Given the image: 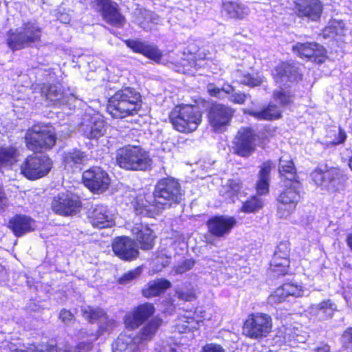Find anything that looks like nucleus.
<instances>
[{
    "label": "nucleus",
    "instance_id": "1",
    "mask_svg": "<svg viewBox=\"0 0 352 352\" xmlns=\"http://www.w3.org/2000/svg\"><path fill=\"white\" fill-rule=\"evenodd\" d=\"M279 173L285 179L289 180L290 184L279 195L278 206V215L280 218H287L295 210L300 199L299 189L300 183L296 179V168L294 162L289 155H282L279 160Z\"/></svg>",
    "mask_w": 352,
    "mask_h": 352
},
{
    "label": "nucleus",
    "instance_id": "2",
    "mask_svg": "<svg viewBox=\"0 0 352 352\" xmlns=\"http://www.w3.org/2000/svg\"><path fill=\"white\" fill-rule=\"evenodd\" d=\"M141 107L140 93L127 87L118 90L109 98L107 111L115 118H124L136 114Z\"/></svg>",
    "mask_w": 352,
    "mask_h": 352
},
{
    "label": "nucleus",
    "instance_id": "3",
    "mask_svg": "<svg viewBox=\"0 0 352 352\" xmlns=\"http://www.w3.org/2000/svg\"><path fill=\"white\" fill-rule=\"evenodd\" d=\"M274 78L278 89L274 91V99L282 105H287L292 100L293 96L286 89L300 78L298 69L292 64L282 63L276 66L273 72Z\"/></svg>",
    "mask_w": 352,
    "mask_h": 352
},
{
    "label": "nucleus",
    "instance_id": "4",
    "mask_svg": "<svg viewBox=\"0 0 352 352\" xmlns=\"http://www.w3.org/2000/svg\"><path fill=\"white\" fill-rule=\"evenodd\" d=\"M117 164L127 170H146L152 163L148 153L138 146L127 145L117 150Z\"/></svg>",
    "mask_w": 352,
    "mask_h": 352
},
{
    "label": "nucleus",
    "instance_id": "5",
    "mask_svg": "<svg viewBox=\"0 0 352 352\" xmlns=\"http://www.w3.org/2000/svg\"><path fill=\"white\" fill-rule=\"evenodd\" d=\"M201 118L199 108L192 105L176 106L169 115L174 128L182 133L195 131L201 122Z\"/></svg>",
    "mask_w": 352,
    "mask_h": 352
},
{
    "label": "nucleus",
    "instance_id": "6",
    "mask_svg": "<svg viewBox=\"0 0 352 352\" xmlns=\"http://www.w3.org/2000/svg\"><path fill=\"white\" fill-rule=\"evenodd\" d=\"M183 196L180 184L173 178H163L158 181L153 191L154 204L160 209L179 204Z\"/></svg>",
    "mask_w": 352,
    "mask_h": 352
},
{
    "label": "nucleus",
    "instance_id": "7",
    "mask_svg": "<svg viewBox=\"0 0 352 352\" xmlns=\"http://www.w3.org/2000/svg\"><path fill=\"white\" fill-rule=\"evenodd\" d=\"M41 36V28L37 23L29 21L14 30H10L6 41L8 47L15 51L39 41Z\"/></svg>",
    "mask_w": 352,
    "mask_h": 352
},
{
    "label": "nucleus",
    "instance_id": "8",
    "mask_svg": "<svg viewBox=\"0 0 352 352\" xmlns=\"http://www.w3.org/2000/svg\"><path fill=\"white\" fill-rule=\"evenodd\" d=\"M27 147L33 151L52 148L56 143V136L52 126L34 125L25 134Z\"/></svg>",
    "mask_w": 352,
    "mask_h": 352
},
{
    "label": "nucleus",
    "instance_id": "9",
    "mask_svg": "<svg viewBox=\"0 0 352 352\" xmlns=\"http://www.w3.org/2000/svg\"><path fill=\"white\" fill-rule=\"evenodd\" d=\"M52 166V160L45 155H31L21 164L22 174L29 179H36L46 175Z\"/></svg>",
    "mask_w": 352,
    "mask_h": 352
},
{
    "label": "nucleus",
    "instance_id": "10",
    "mask_svg": "<svg viewBox=\"0 0 352 352\" xmlns=\"http://www.w3.org/2000/svg\"><path fill=\"white\" fill-rule=\"evenodd\" d=\"M258 136L250 128L239 130L233 141L234 153L242 157H248L255 151Z\"/></svg>",
    "mask_w": 352,
    "mask_h": 352
},
{
    "label": "nucleus",
    "instance_id": "11",
    "mask_svg": "<svg viewBox=\"0 0 352 352\" xmlns=\"http://www.w3.org/2000/svg\"><path fill=\"white\" fill-rule=\"evenodd\" d=\"M272 329V319L265 314H252L244 323L243 333L252 338L265 337Z\"/></svg>",
    "mask_w": 352,
    "mask_h": 352
},
{
    "label": "nucleus",
    "instance_id": "12",
    "mask_svg": "<svg viewBox=\"0 0 352 352\" xmlns=\"http://www.w3.org/2000/svg\"><path fill=\"white\" fill-rule=\"evenodd\" d=\"M81 207L79 198L70 193H60L52 202V210L60 215L69 216L76 214Z\"/></svg>",
    "mask_w": 352,
    "mask_h": 352
},
{
    "label": "nucleus",
    "instance_id": "13",
    "mask_svg": "<svg viewBox=\"0 0 352 352\" xmlns=\"http://www.w3.org/2000/svg\"><path fill=\"white\" fill-rule=\"evenodd\" d=\"M84 184L93 192H103L110 184L108 174L98 166L85 170L82 174Z\"/></svg>",
    "mask_w": 352,
    "mask_h": 352
},
{
    "label": "nucleus",
    "instance_id": "14",
    "mask_svg": "<svg viewBox=\"0 0 352 352\" xmlns=\"http://www.w3.org/2000/svg\"><path fill=\"white\" fill-rule=\"evenodd\" d=\"M237 221L234 217L221 215L210 218L206 223L208 232L217 238L228 236L236 225Z\"/></svg>",
    "mask_w": 352,
    "mask_h": 352
},
{
    "label": "nucleus",
    "instance_id": "15",
    "mask_svg": "<svg viewBox=\"0 0 352 352\" xmlns=\"http://www.w3.org/2000/svg\"><path fill=\"white\" fill-rule=\"evenodd\" d=\"M114 254L122 260L132 261L139 255L136 243L127 236L116 238L112 243Z\"/></svg>",
    "mask_w": 352,
    "mask_h": 352
},
{
    "label": "nucleus",
    "instance_id": "16",
    "mask_svg": "<svg viewBox=\"0 0 352 352\" xmlns=\"http://www.w3.org/2000/svg\"><path fill=\"white\" fill-rule=\"evenodd\" d=\"M103 19L109 24L121 28L125 23L124 16L119 12L118 6L111 0H96Z\"/></svg>",
    "mask_w": 352,
    "mask_h": 352
},
{
    "label": "nucleus",
    "instance_id": "17",
    "mask_svg": "<svg viewBox=\"0 0 352 352\" xmlns=\"http://www.w3.org/2000/svg\"><path fill=\"white\" fill-rule=\"evenodd\" d=\"M232 116L233 111L231 108L221 104H217L210 108L208 119L214 131H222L229 124Z\"/></svg>",
    "mask_w": 352,
    "mask_h": 352
},
{
    "label": "nucleus",
    "instance_id": "18",
    "mask_svg": "<svg viewBox=\"0 0 352 352\" xmlns=\"http://www.w3.org/2000/svg\"><path fill=\"white\" fill-rule=\"evenodd\" d=\"M80 131L89 139H98L106 132L105 122L99 115L85 116L80 124Z\"/></svg>",
    "mask_w": 352,
    "mask_h": 352
},
{
    "label": "nucleus",
    "instance_id": "19",
    "mask_svg": "<svg viewBox=\"0 0 352 352\" xmlns=\"http://www.w3.org/2000/svg\"><path fill=\"white\" fill-rule=\"evenodd\" d=\"M292 50L300 58L313 59V61L318 63L324 61L325 50L316 43H297L292 47Z\"/></svg>",
    "mask_w": 352,
    "mask_h": 352
},
{
    "label": "nucleus",
    "instance_id": "20",
    "mask_svg": "<svg viewBox=\"0 0 352 352\" xmlns=\"http://www.w3.org/2000/svg\"><path fill=\"white\" fill-rule=\"evenodd\" d=\"M154 312L155 308L152 304H142L134 309L133 312L126 314L124 324L128 329H134L151 316Z\"/></svg>",
    "mask_w": 352,
    "mask_h": 352
},
{
    "label": "nucleus",
    "instance_id": "21",
    "mask_svg": "<svg viewBox=\"0 0 352 352\" xmlns=\"http://www.w3.org/2000/svg\"><path fill=\"white\" fill-rule=\"evenodd\" d=\"M126 46L134 52L140 53L144 56L159 63L162 57V53L157 45L141 40H126Z\"/></svg>",
    "mask_w": 352,
    "mask_h": 352
},
{
    "label": "nucleus",
    "instance_id": "22",
    "mask_svg": "<svg viewBox=\"0 0 352 352\" xmlns=\"http://www.w3.org/2000/svg\"><path fill=\"white\" fill-rule=\"evenodd\" d=\"M91 224L98 228L111 227L114 224L113 214L107 207L100 205L91 210L88 214Z\"/></svg>",
    "mask_w": 352,
    "mask_h": 352
},
{
    "label": "nucleus",
    "instance_id": "23",
    "mask_svg": "<svg viewBox=\"0 0 352 352\" xmlns=\"http://www.w3.org/2000/svg\"><path fill=\"white\" fill-rule=\"evenodd\" d=\"M83 316L90 322L98 320L100 328L104 331H109L116 326L113 319H110L106 313L100 308H93L89 306L82 307L81 309Z\"/></svg>",
    "mask_w": 352,
    "mask_h": 352
},
{
    "label": "nucleus",
    "instance_id": "24",
    "mask_svg": "<svg viewBox=\"0 0 352 352\" xmlns=\"http://www.w3.org/2000/svg\"><path fill=\"white\" fill-rule=\"evenodd\" d=\"M337 311V305L330 299L319 303L311 305L307 309L308 313L320 321L332 318Z\"/></svg>",
    "mask_w": 352,
    "mask_h": 352
},
{
    "label": "nucleus",
    "instance_id": "25",
    "mask_svg": "<svg viewBox=\"0 0 352 352\" xmlns=\"http://www.w3.org/2000/svg\"><path fill=\"white\" fill-rule=\"evenodd\" d=\"M296 9L300 17L316 21L320 17L322 7L319 0H298Z\"/></svg>",
    "mask_w": 352,
    "mask_h": 352
},
{
    "label": "nucleus",
    "instance_id": "26",
    "mask_svg": "<svg viewBox=\"0 0 352 352\" xmlns=\"http://www.w3.org/2000/svg\"><path fill=\"white\" fill-rule=\"evenodd\" d=\"M38 89L42 95H44L50 101L62 104H65L69 101V96L63 92V86L60 83L38 85Z\"/></svg>",
    "mask_w": 352,
    "mask_h": 352
},
{
    "label": "nucleus",
    "instance_id": "27",
    "mask_svg": "<svg viewBox=\"0 0 352 352\" xmlns=\"http://www.w3.org/2000/svg\"><path fill=\"white\" fill-rule=\"evenodd\" d=\"M8 226L16 236H21L34 229V221L28 216L16 214L10 219Z\"/></svg>",
    "mask_w": 352,
    "mask_h": 352
},
{
    "label": "nucleus",
    "instance_id": "28",
    "mask_svg": "<svg viewBox=\"0 0 352 352\" xmlns=\"http://www.w3.org/2000/svg\"><path fill=\"white\" fill-rule=\"evenodd\" d=\"M278 249L283 251V257L278 256V254L274 256L271 260L270 267L272 270L276 273L277 275H284L287 273V269L289 265V249L286 243H280L278 245Z\"/></svg>",
    "mask_w": 352,
    "mask_h": 352
},
{
    "label": "nucleus",
    "instance_id": "29",
    "mask_svg": "<svg viewBox=\"0 0 352 352\" xmlns=\"http://www.w3.org/2000/svg\"><path fill=\"white\" fill-rule=\"evenodd\" d=\"M131 15L133 21L146 30L151 29L150 23L157 24L160 21L157 14L140 7H137Z\"/></svg>",
    "mask_w": 352,
    "mask_h": 352
},
{
    "label": "nucleus",
    "instance_id": "30",
    "mask_svg": "<svg viewBox=\"0 0 352 352\" xmlns=\"http://www.w3.org/2000/svg\"><path fill=\"white\" fill-rule=\"evenodd\" d=\"M222 12L230 19L243 20L249 15L250 9L240 2L226 1L222 3Z\"/></svg>",
    "mask_w": 352,
    "mask_h": 352
},
{
    "label": "nucleus",
    "instance_id": "31",
    "mask_svg": "<svg viewBox=\"0 0 352 352\" xmlns=\"http://www.w3.org/2000/svg\"><path fill=\"white\" fill-rule=\"evenodd\" d=\"M133 236L140 244L142 250H150L154 245V236L152 230L146 226L137 225L131 229Z\"/></svg>",
    "mask_w": 352,
    "mask_h": 352
},
{
    "label": "nucleus",
    "instance_id": "32",
    "mask_svg": "<svg viewBox=\"0 0 352 352\" xmlns=\"http://www.w3.org/2000/svg\"><path fill=\"white\" fill-rule=\"evenodd\" d=\"M162 320L157 317L154 318L151 320L146 325L144 326L139 334L136 336H134L135 342L138 344L143 343L144 342L150 341L155 334L156 333L157 329L162 324Z\"/></svg>",
    "mask_w": 352,
    "mask_h": 352
},
{
    "label": "nucleus",
    "instance_id": "33",
    "mask_svg": "<svg viewBox=\"0 0 352 352\" xmlns=\"http://www.w3.org/2000/svg\"><path fill=\"white\" fill-rule=\"evenodd\" d=\"M88 161V156L85 152L78 149H73L65 152L63 155V162L67 168L74 169L79 168L81 164Z\"/></svg>",
    "mask_w": 352,
    "mask_h": 352
},
{
    "label": "nucleus",
    "instance_id": "34",
    "mask_svg": "<svg viewBox=\"0 0 352 352\" xmlns=\"http://www.w3.org/2000/svg\"><path fill=\"white\" fill-rule=\"evenodd\" d=\"M19 155V150L14 146L0 147V171L3 168L12 167L17 162Z\"/></svg>",
    "mask_w": 352,
    "mask_h": 352
},
{
    "label": "nucleus",
    "instance_id": "35",
    "mask_svg": "<svg viewBox=\"0 0 352 352\" xmlns=\"http://www.w3.org/2000/svg\"><path fill=\"white\" fill-rule=\"evenodd\" d=\"M135 339L129 335L120 334L112 344L113 352H133L138 348Z\"/></svg>",
    "mask_w": 352,
    "mask_h": 352
},
{
    "label": "nucleus",
    "instance_id": "36",
    "mask_svg": "<svg viewBox=\"0 0 352 352\" xmlns=\"http://www.w3.org/2000/svg\"><path fill=\"white\" fill-rule=\"evenodd\" d=\"M272 168V163L271 162H264L261 166L256 184V190L260 195L268 192L270 173Z\"/></svg>",
    "mask_w": 352,
    "mask_h": 352
},
{
    "label": "nucleus",
    "instance_id": "37",
    "mask_svg": "<svg viewBox=\"0 0 352 352\" xmlns=\"http://www.w3.org/2000/svg\"><path fill=\"white\" fill-rule=\"evenodd\" d=\"M245 113H247L260 120H271L278 118L280 116V111L279 108L276 105L271 103L261 111L246 110L245 111Z\"/></svg>",
    "mask_w": 352,
    "mask_h": 352
},
{
    "label": "nucleus",
    "instance_id": "38",
    "mask_svg": "<svg viewBox=\"0 0 352 352\" xmlns=\"http://www.w3.org/2000/svg\"><path fill=\"white\" fill-rule=\"evenodd\" d=\"M170 283L166 279H158L150 282L147 287L143 289L142 293L145 297L151 298L160 295L166 289L170 287Z\"/></svg>",
    "mask_w": 352,
    "mask_h": 352
},
{
    "label": "nucleus",
    "instance_id": "39",
    "mask_svg": "<svg viewBox=\"0 0 352 352\" xmlns=\"http://www.w3.org/2000/svg\"><path fill=\"white\" fill-rule=\"evenodd\" d=\"M232 76L237 82L249 87L259 86L263 81V77L258 74L253 76L239 69L235 71Z\"/></svg>",
    "mask_w": 352,
    "mask_h": 352
},
{
    "label": "nucleus",
    "instance_id": "40",
    "mask_svg": "<svg viewBox=\"0 0 352 352\" xmlns=\"http://www.w3.org/2000/svg\"><path fill=\"white\" fill-rule=\"evenodd\" d=\"M324 188L334 190L338 187L343 179L341 171L336 168L324 170Z\"/></svg>",
    "mask_w": 352,
    "mask_h": 352
},
{
    "label": "nucleus",
    "instance_id": "41",
    "mask_svg": "<svg viewBox=\"0 0 352 352\" xmlns=\"http://www.w3.org/2000/svg\"><path fill=\"white\" fill-rule=\"evenodd\" d=\"M344 31V24L342 21L333 19L324 28V34L327 36L333 37L335 35H342Z\"/></svg>",
    "mask_w": 352,
    "mask_h": 352
},
{
    "label": "nucleus",
    "instance_id": "42",
    "mask_svg": "<svg viewBox=\"0 0 352 352\" xmlns=\"http://www.w3.org/2000/svg\"><path fill=\"white\" fill-rule=\"evenodd\" d=\"M262 199L257 196L252 197L250 199L243 203L241 211L247 213L254 212L263 207Z\"/></svg>",
    "mask_w": 352,
    "mask_h": 352
},
{
    "label": "nucleus",
    "instance_id": "43",
    "mask_svg": "<svg viewBox=\"0 0 352 352\" xmlns=\"http://www.w3.org/2000/svg\"><path fill=\"white\" fill-rule=\"evenodd\" d=\"M92 348V344L90 342H81L75 346H69L65 344L60 350L64 352H88Z\"/></svg>",
    "mask_w": 352,
    "mask_h": 352
},
{
    "label": "nucleus",
    "instance_id": "44",
    "mask_svg": "<svg viewBox=\"0 0 352 352\" xmlns=\"http://www.w3.org/2000/svg\"><path fill=\"white\" fill-rule=\"evenodd\" d=\"M197 322L192 318L187 321H182L181 319H179L178 322L175 326V331L181 333H186L188 331H193L194 329H197Z\"/></svg>",
    "mask_w": 352,
    "mask_h": 352
},
{
    "label": "nucleus",
    "instance_id": "45",
    "mask_svg": "<svg viewBox=\"0 0 352 352\" xmlns=\"http://www.w3.org/2000/svg\"><path fill=\"white\" fill-rule=\"evenodd\" d=\"M287 298V296L283 288V286L277 288L272 294L268 297V303L272 305H278Z\"/></svg>",
    "mask_w": 352,
    "mask_h": 352
},
{
    "label": "nucleus",
    "instance_id": "46",
    "mask_svg": "<svg viewBox=\"0 0 352 352\" xmlns=\"http://www.w3.org/2000/svg\"><path fill=\"white\" fill-rule=\"evenodd\" d=\"M283 288L287 296L300 297L303 295V289L301 285L294 283L283 284Z\"/></svg>",
    "mask_w": 352,
    "mask_h": 352
},
{
    "label": "nucleus",
    "instance_id": "47",
    "mask_svg": "<svg viewBox=\"0 0 352 352\" xmlns=\"http://www.w3.org/2000/svg\"><path fill=\"white\" fill-rule=\"evenodd\" d=\"M10 352H58V350L54 345L45 344L39 347H30L27 350L16 349Z\"/></svg>",
    "mask_w": 352,
    "mask_h": 352
},
{
    "label": "nucleus",
    "instance_id": "48",
    "mask_svg": "<svg viewBox=\"0 0 352 352\" xmlns=\"http://www.w3.org/2000/svg\"><path fill=\"white\" fill-rule=\"evenodd\" d=\"M195 261L192 259H186L175 266L172 270L174 274H182L193 267Z\"/></svg>",
    "mask_w": 352,
    "mask_h": 352
},
{
    "label": "nucleus",
    "instance_id": "49",
    "mask_svg": "<svg viewBox=\"0 0 352 352\" xmlns=\"http://www.w3.org/2000/svg\"><path fill=\"white\" fill-rule=\"evenodd\" d=\"M141 272L142 270L140 267H137L133 270L129 271L120 278L119 282L121 284H127L133 279L138 278L140 275Z\"/></svg>",
    "mask_w": 352,
    "mask_h": 352
},
{
    "label": "nucleus",
    "instance_id": "50",
    "mask_svg": "<svg viewBox=\"0 0 352 352\" xmlns=\"http://www.w3.org/2000/svg\"><path fill=\"white\" fill-rule=\"evenodd\" d=\"M155 261L156 263L155 270L159 272L170 263V257L166 254H161L156 257Z\"/></svg>",
    "mask_w": 352,
    "mask_h": 352
},
{
    "label": "nucleus",
    "instance_id": "51",
    "mask_svg": "<svg viewBox=\"0 0 352 352\" xmlns=\"http://www.w3.org/2000/svg\"><path fill=\"white\" fill-rule=\"evenodd\" d=\"M324 170L321 168L316 169L311 173V178L314 181L316 185L320 186L324 188Z\"/></svg>",
    "mask_w": 352,
    "mask_h": 352
},
{
    "label": "nucleus",
    "instance_id": "52",
    "mask_svg": "<svg viewBox=\"0 0 352 352\" xmlns=\"http://www.w3.org/2000/svg\"><path fill=\"white\" fill-rule=\"evenodd\" d=\"M176 294L180 300L185 301H192L195 299V294L192 290L179 289L176 292Z\"/></svg>",
    "mask_w": 352,
    "mask_h": 352
},
{
    "label": "nucleus",
    "instance_id": "53",
    "mask_svg": "<svg viewBox=\"0 0 352 352\" xmlns=\"http://www.w3.org/2000/svg\"><path fill=\"white\" fill-rule=\"evenodd\" d=\"M296 331L291 329H287L284 333V342L289 346H294V345L296 344Z\"/></svg>",
    "mask_w": 352,
    "mask_h": 352
},
{
    "label": "nucleus",
    "instance_id": "54",
    "mask_svg": "<svg viewBox=\"0 0 352 352\" xmlns=\"http://www.w3.org/2000/svg\"><path fill=\"white\" fill-rule=\"evenodd\" d=\"M59 319L65 324H69L74 321L75 317L74 314L69 310L63 309L59 314Z\"/></svg>",
    "mask_w": 352,
    "mask_h": 352
},
{
    "label": "nucleus",
    "instance_id": "55",
    "mask_svg": "<svg viewBox=\"0 0 352 352\" xmlns=\"http://www.w3.org/2000/svg\"><path fill=\"white\" fill-rule=\"evenodd\" d=\"M226 186L233 193L237 192L241 188V182L239 179H231L227 182Z\"/></svg>",
    "mask_w": 352,
    "mask_h": 352
},
{
    "label": "nucleus",
    "instance_id": "56",
    "mask_svg": "<svg viewBox=\"0 0 352 352\" xmlns=\"http://www.w3.org/2000/svg\"><path fill=\"white\" fill-rule=\"evenodd\" d=\"M248 95L240 92H233L230 96L229 100L236 104H243Z\"/></svg>",
    "mask_w": 352,
    "mask_h": 352
},
{
    "label": "nucleus",
    "instance_id": "57",
    "mask_svg": "<svg viewBox=\"0 0 352 352\" xmlns=\"http://www.w3.org/2000/svg\"><path fill=\"white\" fill-rule=\"evenodd\" d=\"M201 352H226L224 349L219 344H208L204 346Z\"/></svg>",
    "mask_w": 352,
    "mask_h": 352
},
{
    "label": "nucleus",
    "instance_id": "58",
    "mask_svg": "<svg viewBox=\"0 0 352 352\" xmlns=\"http://www.w3.org/2000/svg\"><path fill=\"white\" fill-rule=\"evenodd\" d=\"M8 206V199L1 185H0V212Z\"/></svg>",
    "mask_w": 352,
    "mask_h": 352
},
{
    "label": "nucleus",
    "instance_id": "59",
    "mask_svg": "<svg viewBox=\"0 0 352 352\" xmlns=\"http://www.w3.org/2000/svg\"><path fill=\"white\" fill-rule=\"evenodd\" d=\"M207 89L209 94L212 96L223 98L224 96L222 95V90L218 87H216L213 84H209L207 86Z\"/></svg>",
    "mask_w": 352,
    "mask_h": 352
},
{
    "label": "nucleus",
    "instance_id": "60",
    "mask_svg": "<svg viewBox=\"0 0 352 352\" xmlns=\"http://www.w3.org/2000/svg\"><path fill=\"white\" fill-rule=\"evenodd\" d=\"M341 339L344 344L352 343V327L344 331Z\"/></svg>",
    "mask_w": 352,
    "mask_h": 352
},
{
    "label": "nucleus",
    "instance_id": "61",
    "mask_svg": "<svg viewBox=\"0 0 352 352\" xmlns=\"http://www.w3.org/2000/svg\"><path fill=\"white\" fill-rule=\"evenodd\" d=\"M346 138V135L344 130L339 129L338 131V138H336L333 142H331V143L334 145L341 144L344 142Z\"/></svg>",
    "mask_w": 352,
    "mask_h": 352
},
{
    "label": "nucleus",
    "instance_id": "62",
    "mask_svg": "<svg viewBox=\"0 0 352 352\" xmlns=\"http://www.w3.org/2000/svg\"><path fill=\"white\" fill-rule=\"evenodd\" d=\"M221 89L222 90L223 96H224V94H229L230 96L234 92V88L230 85H224Z\"/></svg>",
    "mask_w": 352,
    "mask_h": 352
},
{
    "label": "nucleus",
    "instance_id": "63",
    "mask_svg": "<svg viewBox=\"0 0 352 352\" xmlns=\"http://www.w3.org/2000/svg\"><path fill=\"white\" fill-rule=\"evenodd\" d=\"M307 340V336L304 335H300L296 333L295 342L296 343H304Z\"/></svg>",
    "mask_w": 352,
    "mask_h": 352
},
{
    "label": "nucleus",
    "instance_id": "64",
    "mask_svg": "<svg viewBox=\"0 0 352 352\" xmlns=\"http://www.w3.org/2000/svg\"><path fill=\"white\" fill-rule=\"evenodd\" d=\"M315 351L316 352H329L330 346L327 344H323L320 346L317 347Z\"/></svg>",
    "mask_w": 352,
    "mask_h": 352
}]
</instances>
